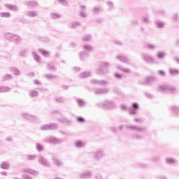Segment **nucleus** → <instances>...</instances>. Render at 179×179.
I'll use <instances>...</instances> for the list:
<instances>
[{
  "instance_id": "nucleus-1",
  "label": "nucleus",
  "mask_w": 179,
  "mask_h": 179,
  "mask_svg": "<svg viewBox=\"0 0 179 179\" xmlns=\"http://www.w3.org/2000/svg\"><path fill=\"white\" fill-rule=\"evenodd\" d=\"M0 16L1 17H10V14L9 13H0Z\"/></svg>"
},
{
  "instance_id": "nucleus-2",
  "label": "nucleus",
  "mask_w": 179,
  "mask_h": 179,
  "mask_svg": "<svg viewBox=\"0 0 179 179\" xmlns=\"http://www.w3.org/2000/svg\"><path fill=\"white\" fill-rule=\"evenodd\" d=\"M40 52L44 55V57H48L50 55V52L47 50H41Z\"/></svg>"
},
{
  "instance_id": "nucleus-3",
  "label": "nucleus",
  "mask_w": 179,
  "mask_h": 179,
  "mask_svg": "<svg viewBox=\"0 0 179 179\" xmlns=\"http://www.w3.org/2000/svg\"><path fill=\"white\" fill-rule=\"evenodd\" d=\"M6 6L8 8V9H10L11 10H15V9H16L15 6H11L10 4H6Z\"/></svg>"
},
{
  "instance_id": "nucleus-4",
  "label": "nucleus",
  "mask_w": 179,
  "mask_h": 179,
  "mask_svg": "<svg viewBox=\"0 0 179 179\" xmlns=\"http://www.w3.org/2000/svg\"><path fill=\"white\" fill-rule=\"evenodd\" d=\"M1 169H4L5 170H7V169H9V165L6 163H3L1 164Z\"/></svg>"
},
{
  "instance_id": "nucleus-5",
  "label": "nucleus",
  "mask_w": 179,
  "mask_h": 179,
  "mask_svg": "<svg viewBox=\"0 0 179 179\" xmlns=\"http://www.w3.org/2000/svg\"><path fill=\"white\" fill-rule=\"evenodd\" d=\"M167 163H169V164H171L173 163H175L176 162L174 161V159H171V158H169L166 159Z\"/></svg>"
},
{
  "instance_id": "nucleus-6",
  "label": "nucleus",
  "mask_w": 179,
  "mask_h": 179,
  "mask_svg": "<svg viewBox=\"0 0 179 179\" xmlns=\"http://www.w3.org/2000/svg\"><path fill=\"white\" fill-rule=\"evenodd\" d=\"M28 16H30L31 17H34V16H36V13H34V12H29L28 13Z\"/></svg>"
},
{
  "instance_id": "nucleus-7",
  "label": "nucleus",
  "mask_w": 179,
  "mask_h": 179,
  "mask_svg": "<svg viewBox=\"0 0 179 179\" xmlns=\"http://www.w3.org/2000/svg\"><path fill=\"white\" fill-rule=\"evenodd\" d=\"M76 146L77 148H80L81 146H83V143H82L80 141H78L76 143Z\"/></svg>"
},
{
  "instance_id": "nucleus-8",
  "label": "nucleus",
  "mask_w": 179,
  "mask_h": 179,
  "mask_svg": "<svg viewBox=\"0 0 179 179\" xmlns=\"http://www.w3.org/2000/svg\"><path fill=\"white\" fill-rule=\"evenodd\" d=\"M52 17L53 19H57V18H58V17H60V16H59V15H58V14H52Z\"/></svg>"
},
{
  "instance_id": "nucleus-9",
  "label": "nucleus",
  "mask_w": 179,
  "mask_h": 179,
  "mask_svg": "<svg viewBox=\"0 0 179 179\" xmlns=\"http://www.w3.org/2000/svg\"><path fill=\"white\" fill-rule=\"evenodd\" d=\"M158 58H163L164 57V53L159 52L157 55Z\"/></svg>"
},
{
  "instance_id": "nucleus-10",
  "label": "nucleus",
  "mask_w": 179,
  "mask_h": 179,
  "mask_svg": "<svg viewBox=\"0 0 179 179\" xmlns=\"http://www.w3.org/2000/svg\"><path fill=\"white\" fill-rule=\"evenodd\" d=\"M77 120L79 121V122H83V121H85V119L83 117H78Z\"/></svg>"
},
{
  "instance_id": "nucleus-11",
  "label": "nucleus",
  "mask_w": 179,
  "mask_h": 179,
  "mask_svg": "<svg viewBox=\"0 0 179 179\" xmlns=\"http://www.w3.org/2000/svg\"><path fill=\"white\" fill-rule=\"evenodd\" d=\"M36 148L38 150H43V146H41V145H37Z\"/></svg>"
},
{
  "instance_id": "nucleus-12",
  "label": "nucleus",
  "mask_w": 179,
  "mask_h": 179,
  "mask_svg": "<svg viewBox=\"0 0 179 179\" xmlns=\"http://www.w3.org/2000/svg\"><path fill=\"white\" fill-rule=\"evenodd\" d=\"M171 73H172V74L178 73V71L177 70H171Z\"/></svg>"
},
{
  "instance_id": "nucleus-13",
  "label": "nucleus",
  "mask_w": 179,
  "mask_h": 179,
  "mask_svg": "<svg viewBox=\"0 0 179 179\" xmlns=\"http://www.w3.org/2000/svg\"><path fill=\"white\" fill-rule=\"evenodd\" d=\"M14 40H15V41H19L20 40V38H19L17 36H15Z\"/></svg>"
},
{
  "instance_id": "nucleus-14",
  "label": "nucleus",
  "mask_w": 179,
  "mask_h": 179,
  "mask_svg": "<svg viewBox=\"0 0 179 179\" xmlns=\"http://www.w3.org/2000/svg\"><path fill=\"white\" fill-rule=\"evenodd\" d=\"M159 73L160 75H162V76H164V71H159Z\"/></svg>"
},
{
  "instance_id": "nucleus-15",
  "label": "nucleus",
  "mask_w": 179,
  "mask_h": 179,
  "mask_svg": "<svg viewBox=\"0 0 179 179\" xmlns=\"http://www.w3.org/2000/svg\"><path fill=\"white\" fill-rule=\"evenodd\" d=\"M134 108H138V104L137 103H133Z\"/></svg>"
},
{
  "instance_id": "nucleus-16",
  "label": "nucleus",
  "mask_w": 179,
  "mask_h": 179,
  "mask_svg": "<svg viewBox=\"0 0 179 179\" xmlns=\"http://www.w3.org/2000/svg\"><path fill=\"white\" fill-rule=\"evenodd\" d=\"M115 76H116V78H121V75H120L118 73H115Z\"/></svg>"
},
{
  "instance_id": "nucleus-17",
  "label": "nucleus",
  "mask_w": 179,
  "mask_h": 179,
  "mask_svg": "<svg viewBox=\"0 0 179 179\" xmlns=\"http://www.w3.org/2000/svg\"><path fill=\"white\" fill-rule=\"evenodd\" d=\"M159 27H163V24L162 23H158Z\"/></svg>"
},
{
  "instance_id": "nucleus-18",
  "label": "nucleus",
  "mask_w": 179,
  "mask_h": 179,
  "mask_svg": "<svg viewBox=\"0 0 179 179\" xmlns=\"http://www.w3.org/2000/svg\"><path fill=\"white\" fill-rule=\"evenodd\" d=\"M129 128H130L131 129H138L136 127H129Z\"/></svg>"
},
{
  "instance_id": "nucleus-19",
  "label": "nucleus",
  "mask_w": 179,
  "mask_h": 179,
  "mask_svg": "<svg viewBox=\"0 0 179 179\" xmlns=\"http://www.w3.org/2000/svg\"><path fill=\"white\" fill-rule=\"evenodd\" d=\"M122 110H127V108L125 106L122 107Z\"/></svg>"
},
{
  "instance_id": "nucleus-20",
  "label": "nucleus",
  "mask_w": 179,
  "mask_h": 179,
  "mask_svg": "<svg viewBox=\"0 0 179 179\" xmlns=\"http://www.w3.org/2000/svg\"><path fill=\"white\" fill-rule=\"evenodd\" d=\"M34 94H37V92H34Z\"/></svg>"
},
{
  "instance_id": "nucleus-21",
  "label": "nucleus",
  "mask_w": 179,
  "mask_h": 179,
  "mask_svg": "<svg viewBox=\"0 0 179 179\" xmlns=\"http://www.w3.org/2000/svg\"><path fill=\"white\" fill-rule=\"evenodd\" d=\"M17 73H19V71L17 70Z\"/></svg>"
},
{
  "instance_id": "nucleus-22",
  "label": "nucleus",
  "mask_w": 179,
  "mask_h": 179,
  "mask_svg": "<svg viewBox=\"0 0 179 179\" xmlns=\"http://www.w3.org/2000/svg\"><path fill=\"white\" fill-rule=\"evenodd\" d=\"M17 73H19V71L17 70Z\"/></svg>"
},
{
  "instance_id": "nucleus-23",
  "label": "nucleus",
  "mask_w": 179,
  "mask_h": 179,
  "mask_svg": "<svg viewBox=\"0 0 179 179\" xmlns=\"http://www.w3.org/2000/svg\"><path fill=\"white\" fill-rule=\"evenodd\" d=\"M17 73H19V71L17 70Z\"/></svg>"
}]
</instances>
